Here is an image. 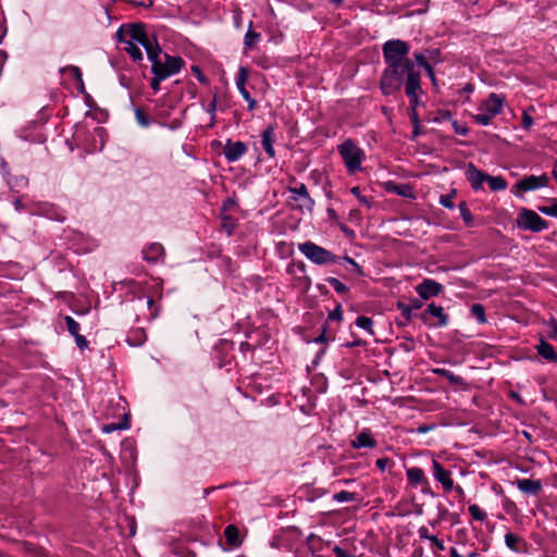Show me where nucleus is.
I'll return each instance as SVG.
<instances>
[{
    "label": "nucleus",
    "mask_w": 557,
    "mask_h": 557,
    "mask_svg": "<svg viewBox=\"0 0 557 557\" xmlns=\"http://www.w3.org/2000/svg\"><path fill=\"white\" fill-rule=\"evenodd\" d=\"M421 492L425 495L434 496L433 492L431 491L430 482L428 481V485H420Z\"/></svg>",
    "instance_id": "obj_59"
},
{
    "label": "nucleus",
    "mask_w": 557,
    "mask_h": 557,
    "mask_svg": "<svg viewBox=\"0 0 557 557\" xmlns=\"http://www.w3.org/2000/svg\"><path fill=\"white\" fill-rule=\"evenodd\" d=\"M418 535L421 540H428L430 541L433 534L430 533L429 528L425 525H422L418 529Z\"/></svg>",
    "instance_id": "obj_49"
},
{
    "label": "nucleus",
    "mask_w": 557,
    "mask_h": 557,
    "mask_svg": "<svg viewBox=\"0 0 557 557\" xmlns=\"http://www.w3.org/2000/svg\"><path fill=\"white\" fill-rule=\"evenodd\" d=\"M517 225L520 230L534 233L542 232L548 227V223L531 209H521L517 219Z\"/></svg>",
    "instance_id": "obj_8"
},
{
    "label": "nucleus",
    "mask_w": 557,
    "mask_h": 557,
    "mask_svg": "<svg viewBox=\"0 0 557 557\" xmlns=\"http://www.w3.org/2000/svg\"><path fill=\"white\" fill-rule=\"evenodd\" d=\"M515 484L521 493L531 496H536L543 487L541 480L518 479Z\"/></svg>",
    "instance_id": "obj_17"
},
{
    "label": "nucleus",
    "mask_w": 557,
    "mask_h": 557,
    "mask_svg": "<svg viewBox=\"0 0 557 557\" xmlns=\"http://www.w3.org/2000/svg\"><path fill=\"white\" fill-rule=\"evenodd\" d=\"M493 191H502L505 190L508 186L507 181L498 175V176H492L487 175V182H486Z\"/></svg>",
    "instance_id": "obj_25"
},
{
    "label": "nucleus",
    "mask_w": 557,
    "mask_h": 557,
    "mask_svg": "<svg viewBox=\"0 0 557 557\" xmlns=\"http://www.w3.org/2000/svg\"><path fill=\"white\" fill-rule=\"evenodd\" d=\"M403 85H405V92L409 98L410 106L414 110L419 104V94L422 91L420 73L416 70L414 63L395 70L393 67L384 69L380 79V89L383 95H392L398 91Z\"/></svg>",
    "instance_id": "obj_1"
},
{
    "label": "nucleus",
    "mask_w": 557,
    "mask_h": 557,
    "mask_svg": "<svg viewBox=\"0 0 557 557\" xmlns=\"http://www.w3.org/2000/svg\"><path fill=\"white\" fill-rule=\"evenodd\" d=\"M337 151L349 174H355L361 170L366 154L351 139H346L338 145Z\"/></svg>",
    "instance_id": "obj_6"
},
{
    "label": "nucleus",
    "mask_w": 557,
    "mask_h": 557,
    "mask_svg": "<svg viewBox=\"0 0 557 557\" xmlns=\"http://www.w3.org/2000/svg\"><path fill=\"white\" fill-rule=\"evenodd\" d=\"M193 72L196 74V76L198 77V79L201 82V83H205L206 82V78L202 76L201 74V71L198 66L194 65L191 67Z\"/></svg>",
    "instance_id": "obj_58"
},
{
    "label": "nucleus",
    "mask_w": 557,
    "mask_h": 557,
    "mask_svg": "<svg viewBox=\"0 0 557 557\" xmlns=\"http://www.w3.org/2000/svg\"><path fill=\"white\" fill-rule=\"evenodd\" d=\"M468 511L472 519L475 521L484 522L487 519V513L479 505L472 504L468 507Z\"/></svg>",
    "instance_id": "obj_26"
},
{
    "label": "nucleus",
    "mask_w": 557,
    "mask_h": 557,
    "mask_svg": "<svg viewBox=\"0 0 557 557\" xmlns=\"http://www.w3.org/2000/svg\"><path fill=\"white\" fill-rule=\"evenodd\" d=\"M429 542L431 543L432 547L436 548L437 550L442 552L446 548L444 542L435 535H433Z\"/></svg>",
    "instance_id": "obj_48"
},
{
    "label": "nucleus",
    "mask_w": 557,
    "mask_h": 557,
    "mask_svg": "<svg viewBox=\"0 0 557 557\" xmlns=\"http://www.w3.org/2000/svg\"><path fill=\"white\" fill-rule=\"evenodd\" d=\"M420 318L430 327H445L448 324V315L444 312V308L434 302L428 305Z\"/></svg>",
    "instance_id": "obj_10"
},
{
    "label": "nucleus",
    "mask_w": 557,
    "mask_h": 557,
    "mask_svg": "<svg viewBox=\"0 0 557 557\" xmlns=\"http://www.w3.org/2000/svg\"><path fill=\"white\" fill-rule=\"evenodd\" d=\"M350 193H351L354 196H356V197H357V199L359 200V202H360V203H362V205H364V206H367V207H370V201H369V199H368L366 196L361 195V191H360L359 187H352V188L350 189Z\"/></svg>",
    "instance_id": "obj_44"
},
{
    "label": "nucleus",
    "mask_w": 557,
    "mask_h": 557,
    "mask_svg": "<svg viewBox=\"0 0 557 557\" xmlns=\"http://www.w3.org/2000/svg\"><path fill=\"white\" fill-rule=\"evenodd\" d=\"M333 499L337 503L354 502L356 499V494L347 491H341L333 495Z\"/></svg>",
    "instance_id": "obj_34"
},
{
    "label": "nucleus",
    "mask_w": 557,
    "mask_h": 557,
    "mask_svg": "<svg viewBox=\"0 0 557 557\" xmlns=\"http://www.w3.org/2000/svg\"><path fill=\"white\" fill-rule=\"evenodd\" d=\"M413 57H414V61L417 62V64L422 66L428 72V74L431 77H433V67L428 62L426 57L424 55V53L423 52H416L413 54Z\"/></svg>",
    "instance_id": "obj_28"
},
{
    "label": "nucleus",
    "mask_w": 557,
    "mask_h": 557,
    "mask_svg": "<svg viewBox=\"0 0 557 557\" xmlns=\"http://www.w3.org/2000/svg\"><path fill=\"white\" fill-rule=\"evenodd\" d=\"M216 104H218L216 97H213V99L210 101V103L208 104V107L206 109V111L211 115V123H213V121H214Z\"/></svg>",
    "instance_id": "obj_46"
},
{
    "label": "nucleus",
    "mask_w": 557,
    "mask_h": 557,
    "mask_svg": "<svg viewBox=\"0 0 557 557\" xmlns=\"http://www.w3.org/2000/svg\"><path fill=\"white\" fill-rule=\"evenodd\" d=\"M393 190L404 197H412V189L408 185H395Z\"/></svg>",
    "instance_id": "obj_40"
},
{
    "label": "nucleus",
    "mask_w": 557,
    "mask_h": 557,
    "mask_svg": "<svg viewBox=\"0 0 557 557\" xmlns=\"http://www.w3.org/2000/svg\"><path fill=\"white\" fill-rule=\"evenodd\" d=\"M458 208H459L460 215H461L462 220L465 221V223L467 225H471L473 216H472L470 209L468 208L467 202H465V201L460 202Z\"/></svg>",
    "instance_id": "obj_33"
},
{
    "label": "nucleus",
    "mask_w": 557,
    "mask_h": 557,
    "mask_svg": "<svg viewBox=\"0 0 557 557\" xmlns=\"http://www.w3.org/2000/svg\"><path fill=\"white\" fill-rule=\"evenodd\" d=\"M288 191L293 194L292 199L297 201L301 200V207L311 211L314 207V200L310 197L307 186L300 183L298 186L288 187Z\"/></svg>",
    "instance_id": "obj_16"
},
{
    "label": "nucleus",
    "mask_w": 557,
    "mask_h": 557,
    "mask_svg": "<svg viewBox=\"0 0 557 557\" xmlns=\"http://www.w3.org/2000/svg\"><path fill=\"white\" fill-rule=\"evenodd\" d=\"M92 137L95 139H99L100 141V146H99V150H101L106 144V139H107V132L103 127L101 126H97L94 128L92 131Z\"/></svg>",
    "instance_id": "obj_37"
},
{
    "label": "nucleus",
    "mask_w": 557,
    "mask_h": 557,
    "mask_svg": "<svg viewBox=\"0 0 557 557\" xmlns=\"http://www.w3.org/2000/svg\"><path fill=\"white\" fill-rule=\"evenodd\" d=\"M532 125H533L532 116L524 111L522 114V127L524 129H529Z\"/></svg>",
    "instance_id": "obj_53"
},
{
    "label": "nucleus",
    "mask_w": 557,
    "mask_h": 557,
    "mask_svg": "<svg viewBox=\"0 0 557 557\" xmlns=\"http://www.w3.org/2000/svg\"><path fill=\"white\" fill-rule=\"evenodd\" d=\"M549 182L547 174L528 175L518 181L512 189L516 197H522L524 193L546 187Z\"/></svg>",
    "instance_id": "obj_9"
},
{
    "label": "nucleus",
    "mask_w": 557,
    "mask_h": 557,
    "mask_svg": "<svg viewBox=\"0 0 557 557\" xmlns=\"http://www.w3.org/2000/svg\"><path fill=\"white\" fill-rule=\"evenodd\" d=\"M134 114H135V119H136V122L138 123V125H140L141 127H145V128L150 126V124H151L150 117L140 108H135Z\"/></svg>",
    "instance_id": "obj_29"
},
{
    "label": "nucleus",
    "mask_w": 557,
    "mask_h": 557,
    "mask_svg": "<svg viewBox=\"0 0 557 557\" xmlns=\"http://www.w3.org/2000/svg\"><path fill=\"white\" fill-rule=\"evenodd\" d=\"M554 178L557 181V160L554 163L553 172H552Z\"/></svg>",
    "instance_id": "obj_64"
},
{
    "label": "nucleus",
    "mask_w": 557,
    "mask_h": 557,
    "mask_svg": "<svg viewBox=\"0 0 557 557\" xmlns=\"http://www.w3.org/2000/svg\"><path fill=\"white\" fill-rule=\"evenodd\" d=\"M343 260L346 263H349L359 275L363 274L361 267L352 258L345 256L343 257Z\"/></svg>",
    "instance_id": "obj_50"
},
{
    "label": "nucleus",
    "mask_w": 557,
    "mask_h": 557,
    "mask_svg": "<svg viewBox=\"0 0 557 557\" xmlns=\"http://www.w3.org/2000/svg\"><path fill=\"white\" fill-rule=\"evenodd\" d=\"M470 310L479 323L483 324L486 322L485 309L481 304H474Z\"/></svg>",
    "instance_id": "obj_30"
},
{
    "label": "nucleus",
    "mask_w": 557,
    "mask_h": 557,
    "mask_svg": "<svg viewBox=\"0 0 557 557\" xmlns=\"http://www.w3.org/2000/svg\"><path fill=\"white\" fill-rule=\"evenodd\" d=\"M249 76V72L246 67L240 66L236 76V87L242 95V97L246 100L248 104V110L253 111L257 108L256 100L250 96L249 91L246 88V83Z\"/></svg>",
    "instance_id": "obj_12"
},
{
    "label": "nucleus",
    "mask_w": 557,
    "mask_h": 557,
    "mask_svg": "<svg viewBox=\"0 0 557 557\" xmlns=\"http://www.w3.org/2000/svg\"><path fill=\"white\" fill-rule=\"evenodd\" d=\"M74 338H75V343H76L77 347L81 350H84L85 348L88 347V341L86 339L85 336L78 334V335L74 336Z\"/></svg>",
    "instance_id": "obj_51"
},
{
    "label": "nucleus",
    "mask_w": 557,
    "mask_h": 557,
    "mask_svg": "<svg viewBox=\"0 0 557 557\" xmlns=\"http://www.w3.org/2000/svg\"><path fill=\"white\" fill-rule=\"evenodd\" d=\"M510 397L515 400H517L518 403H522V399L520 397V395L518 393H515V392H511L510 393Z\"/></svg>",
    "instance_id": "obj_63"
},
{
    "label": "nucleus",
    "mask_w": 557,
    "mask_h": 557,
    "mask_svg": "<svg viewBox=\"0 0 557 557\" xmlns=\"http://www.w3.org/2000/svg\"><path fill=\"white\" fill-rule=\"evenodd\" d=\"M505 102L503 95L492 92L490 96L482 100L478 107V113L473 115V120L482 126L491 124L492 120L502 113Z\"/></svg>",
    "instance_id": "obj_5"
},
{
    "label": "nucleus",
    "mask_w": 557,
    "mask_h": 557,
    "mask_svg": "<svg viewBox=\"0 0 557 557\" xmlns=\"http://www.w3.org/2000/svg\"><path fill=\"white\" fill-rule=\"evenodd\" d=\"M549 327H550V337L552 338H557V321L553 320L549 324Z\"/></svg>",
    "instance_id": "obj_56"
},
{
    "label": "nucleus",
    "mask_w": 557,
    "mask_h": 557,
    "mask_svg": "<svg viewBox=\"0 0 557 557\" xmlns=\"http://www.w3.org/2000/svg\"><path fill=\"white\" fill-rule=\"evenodd\" d=\"M276 127L269 125L261 133V146L270 159L275 158L274 143L276 141Z\"/></svg>",
    "instance_id": "obj_15"
},
{
    "label": "nucleus",
    "mask_w": 557,
    "mask_h": 557,
    "mask_svg": "<svg viewBox=\"0 0 557 557\" xmlns=\"http://www.w3.org/2000/svg\"><path fill=\"white\" fill-rule=\"evenodd\" d=\"M397 308L401 312V317L405 320V324L409 323L412 319V309L410 308V306L399 301L397 304Z\"/></svg>",
    "instance_id": "obj_36"
},
{
    "label": "nucleus",
    "mask_w": 557,
    "mask_h": 557,
    "mask_svg": "<svg viewBox=\"0 0 557 557\" xmlns=\"http://www.w3.org/2000/svg\"><path fill=\"white\" fill-rule=\"evenodd\" d=\"M535 349L543 359L557 363V352L548 342L541 339Z\"/></svg>",
    "instance_id": "obj_23"
},
{
    "label": "nucleus",
    "mask_w": 557,
    "mask_h": 557,
    "mask_svg": "<svg viewBox=\"0 0 557 557\" xmlns=\"http://www.w3.org/2000/svg\"><path fill=\"white\" fill-rule=\"evenodd\" d=\"M389 463H391L389 458H379V459L375 461L376 467H377L381 471H385L386 467H387Z\"/></svg>",
    "instance_id": "obj_54"
},
{
    "label": "nucleus",
    "mask_w": 557,
    "mask_h": 557,
    "mask_svg": "<svg viewBox=\"0 0 557 557\" xmlns=\"http://www.w3.org/2000/svg\"><path fill=\"white\" fill-rule=\"evenodd\" d=\"M410 308L413 310H418L422 307V301L419 300V299H412L411 302L409 304Z\"/></svg>",
    "instance_id": "obj_57"
},
{
    "label": "nucleus",
    "mask_w": 557,
    "mask_h": 557,
    "mask_svg": "<svg viewBox=\"0 0 557 557\" xmlns=\"http://www.w3.org/2000/svg\"><path fill=\"white\" fill-rule=\"evenodd\" d=\"M333 552L336 555V557H348L346 550L337 545L333 547Z\"/></svg>",
    "instance_id": "obj_55"
},
{
    "label": "nucleus",
    "mask_w": 557,
    "mask_h": 557,
    "mask_svg": "<svg viewBox=\"0 0 557 557\" xmlns=\"http://www.w3.org/2000/svg\"><path fill=\"white\" fill-rule=\"evenodd\" d=\"M449 556H450V557H463V556H461V555L458 553V550H457L455 547H451V548L449 549Z\"/></svg>",
    "instance_id": "obj_62"
},
{
    "label": "nucleus",
    "mask_w": 557,
    "mask_h": 557,
    "mask_svg": "<svg viewBox=\"0 0 557 557\" xmlns=\"http://www.w3.org/2000/svg\"><path fill=\"white\" fill-rule=\"evenodd\" d=\"M433 425H420L418 428V433H421V434H424V433H428L429 431L433 430Z\"/></svg>",
    "instance_id": "obj_60"
},
{
    "label": "nucleus",
    "mask_w": 557,
    "mask_h": 557,
    "mask_svg": "<svg viewBox=\"0 0 557 557\" xmlns=\"http://www.w3.org/2000/svg\"><path fill=\"white\" fill-rule=\"evenodd\" d=\"M539 211L545 215L557 218V202L552 206L539 207Z\"/></svg>",
    "instance_id": "obj_42"
},
{
    "label": "nucleus",
    "mask_w": 557,
    "mask_h": 557,
    "mask_svg": "<svg viewBox=\"0 0 557 557\" xmlns=\"http://www.w3.org/2000/svg\"><path fill=\"white\" fill-rule=\"evenodd\" d=\"M147 339L146 333L143 329H134L131 330L127 334L126 342L131 346H140L143 345Z\"/></svg>",
    "instance_id": "obj_24"
},
{
    "label": "nucleus",
    "mask_w": 557,
    "mask_h": 557,
    "mask_svg": "<svg viewBox=\"0 0 557 557\" xmlns=\"http://www.w3.org/2000/svg\"><path fill=\"white\" fill-rule=\"evenodd\" d=\"M416 292L420 298L428 300L440 295L443 292V285L434 280L425 278L416 286Z\"/></svg>",
    "instance_id": "obj_13"
},
{
    "label": "nucleus",
    "mask_w": 557,
    "mask_h": 557,
    "mask_svg": "<svg viewBox=\"0 0 557 557\" xmlns=\"http://www.w3.org/2000/svg\"><path fill=\"white\" fill-rule=\"evenodd\" d=\"M124 35L127 37L122 39L125 44L124 50L131 55L134 61H141L144 54L141 51L143 47L146 50L148 44L150 46H157L158 41L154 37H150L146 30L144 24H131L123 29Z\"/></svg>",
    "instance_id": "obj_2"
},
{
    "label": "nucleus",
    "mask_w": 557,
    "mask_h": 557,
    "mask_svg": "<svg viewBox=\"0 0 557 557\" xmlns=\"http://www.w3.org/2000/svg\"><path fill=\"white\" fill-rule=\"evenodd\" d=\"M298 250L312 263L318 265L333 264L339 261V257L333 255L327 249L307 240L298 245Z\"/></svg>",
    "instance_id": "obj_7"
},
{
    "label": "nucleus",
    "mask_w": 557,
    "mask_h": 557,
    "mask_svg": "<svg viewBox=\"0 0 557 557\" xmlns=\"http://www.w3.org/2000/svg\"><path fill=\"white\" fill-rule=\"evenodd\" d=\"M376 444V441L368 430L360 432L355 440L351 441L354 448H374Z\"/></svg>",
    "instance_id": "obj_21"
},
{
    "label": "nucleus",
    "mask_w": 557,
    "mask_h": 557,
    "mask_svg": "<svg viewBox=\"0 0 557 557\" xmlns=\"http://www.w3.org/2000/svg\"><path fill=\"white\" fill-rule=\"evenodd\" d=\"M407 481L410 486L418 487L420 485H428V478L424 471L419 467H411L406 470Z\"/></svg>",
    "instance_id": "obj_20"
},
{
    "label": "nucleus",
    "mask_w": 557,
    "mask_h": 557,
    "mask_svg": "<svg viewBox=\"0 0 557 557\" xmlns=\"http://www.w3.org/2000/svg\"><path fill=\"white\" fill-rule=\"evenodd\" d=\"M222 225L226 230L227 235H232L233 234L235 225H234V221H233V219L231 216H225L223 219Z\"/></svg>",
    "instance_id": "obj_47"
},
{
    "label": "nucleus",
    "mask_w": 557,
    "mask_h": 557,
    "mask_svg": "<svg viewBox=\"0 0 557 557\" xmlns=\"http://www.w3.org/2000/svg\"><path fill=\"white\" fill-rule=\"evenodd\" d=\"M356 325L368 332L370 335H374L373 320L371 318L360 315L356 320Z\"/></svg>",
    "instance_id": "obj_27"
},
{
    "label": "nucleus",
    "mask_w": 557,
    "mask_h": 557,
    "mask_svg": "<svg viewBox=\"0 0 557 557\" xmlns=\"http://www.w3.org/2000/svg\"><path fill=\"white\" fill-rule=\"evenodd\" d=\"M409 45L401 39H391L383 44L382 52L385 62V69L393 70L399 66H408L409 63H413L409 59Z\"/></svg>",
    "instance_id": "obj_4"
},
{
    "label": "nucleus",
    "mask_w": 557,
    "mask_h": 557,
    "mask_svg": "<svg viewBox=\"0 0 557 557\" xmlns=\"http://www.w3.org/2000/svg\"><path fill=\"white\" fill-rule=\"evenodd\" d=\"M143 258L147 262L157 263L164 258V248L159 243H152L147 245L143 251Z\"/></svg>",
    "instance_id": "obj_18"
},
{
    "label": "nucleus",
    "mask_w": 557,
    "mask_h": 557,
    "mask_svg": "<svg viewBox=\"0 0 557 557\" xmlns=\"http://www.w3.org/2000/svg\"><path fill=\"white\" fill-rule=\"evenodd\" d=\"M146 53L151 62V72L158 71L162 73L163 77H170L178 73L184 65V60L181 57L163 54L159 44H157V46H150V44H148Z\"/></svg>",
    "instance_id": "obj_3"
},
{
    "label": "nucleus",
    "mask_w": 557,
    "mask_h": 557,
    "mask_svg": "<svg viewBox=\"0 0 557 557\" xmlns=\"http://www.w3.org/2000/svg\"><path fill=\"white\" fill-rule=\"evenodd\" d=\"M247 150L248 148L245 143L228 139L223 148V154L228 162H236L246 154Z\"/></svg>",
    "instance_id": "obj_14"
},
{
    "label": "nucleus",
    "mask_w": 557,
    "mask_h": 557,
    "mask_svg": "<svg viewBox=\"0 0 557 557\" xmlns=\"http://www.w3.org/2000/svg\"><path fill=\"white\" fill-rule=\"evenodd\" d=\"M455 195H456L455 189H453L449 194L442 195L440 197V203L447 209H454L455 205L453 202V199H454Z\"/></svg>",
    "instance_id": "obj_38"
},
{
    "label": "nucleus",
    "mask_w": 557,
    "mask_h": 557,
    "mask_svg": "<svg viewBox=\"0 0 557 557\" xmlns=\"http://www.w3.org/2000/svg\"><path fill=\"white\" fill-rule=\"evenodd\" d=\"M432 473L434 479L441 483L445 492H450L455 488L451 472L445 469L443 465L436 459H432Z\"/></svg>",
    "instance_id": "obj_11"
},
{
    "label": "nucleus",
    "mask_w": 557,
    "mask_h": 557,
    "mask_svg": "<svg viewBox=\"0 0 557 557\" xmlns=\"http://www.w3.org/2000/svg\"><path fill=\"white\" fill-rule=\"evenodd\" d=\"M434 373L445 376L451 383H457L459 381V377L447 369H435Z\"/></svg>",
    "instance_id": "obj_41"
},
{
    "label": "nucleus",
    "mask_w": 557,
    "mask_h": 557,
    "mask_svg": "<svg viewBox=\"0 0 557 557\" xmlns=\"http://www.w3.org/2000/svg\"><path fill=\"white\" fill-rule=\"evenodd\" d=\"M487 175L483 171L479 170L476 166H474L472 163L469 165L466 176L469 181L471 187L474 190H479L482 188L483 183L487 182Z\"/></svg>",
    "instance_id": "obj_19"
},
{
    "label": "nucleus",
    "mask_w": 557,
    "mask_h": 557,
    "mask_svg": "<svg viewBox=\"0 0 557 557\" xmlns=\"http://www.w3.org/2000/svg\"><path fill=\"white\" fill-rule=\"evenodd\" d=\"M330 318H331V319H341V318H342L341 309H339V308H337L336 310H334V311L330 314Z\"/></svg>",
    "instance_id": "obj_61"
},
{
    "label": "nucleus",
    "mask_w": 557,
    "mask_h": 557,
    "mask_svg": "<svg viewBox=\"0 0 557 557\" xmlns=\"http://www.w3.org/2000/svg\"><path fill=\"white\" fill-rule=\"evenodd\" d=\"M505 544L515 553H524L527 550V543L524 540L511 532L505 534Z\"/></svg>",
    "instance_id": "obj_22"
},
{
    "label": "nucleus",
    "mask_w": 557,
    "mask_h": 557,
    "mask_svg": "<svg viewBox=\"0 0 557 557\" xmlns=\"http://www.w3.org/2000/svg\"><path fill=\"white\" fill-rule=\"evenodd\" d=\"M326 282L334 288L337 294H345L348 292V287L336 277H327Z\"/></svg>",
    "instance_id": "obj_32"
},
{
    "label": "nucleus",
    "mask_w": 557,
    "mask_h": 557,
    "mask_svg": "<svg viewBox=\"0 0 557 557\" xmlns=\"http://www.w3.org/2000/svg\"><path fill=\"white\" fill-rule=\"evenodd\" d=\"M237 534V530L234 525H227L225 529V536L227 541L233 544L235 542V536Z\"/></svg>",
    "instance_id": "obj_45"
},
{
    "label": "nucleus",
    "mask_w": 557,
    "mask_h": 557,
    "mask_svg": "<svg viewBox=\"0 0 557 557\" xmlns=\"http://www.w3.org/2000/svg\"><path fill=\"white\" fill-rule=\"evenodd\" d=\"M153 74V78L151 79V88L153 89L154 92H158L160 90V83L164 79H166L168 77H163L162 76V73L160 72H152Z\"/></svg>",
    "instance_id": "obj_39"
},
{
    "label": "nucleus",
    "mask_w": 557,
    "mask_h": 557,
    "mask_svg": "<svg viewBox=\"0 0 557 557\" xmlns=\"http://www.w3.org/2000/svg\"><path fill=\"white\" fill-rule=\"evenodd\" d=\"M128 425L126 424H120V423H109V424H106L102 426V432L103 433H112L116 430H121V429H127Z\"/></svg>",
    "instance_id": "obj_43"
},
{
    "label": "nucleus",
    "mask_w": 557,
    "mask_h": 557,
    "mask_svg": "<svg viewBox=\"0 0 557 557\" xmlns=\"http://www.w3.org/2000/svg\"><path fill=\"white\" fill-rule=\"evenodd\" d=\"M64 321H65V325H66V329L69 331V333L72 335V336H76L79 334V330H81V326H79V323L77 321H75L72 317L70 315H66L64 318Z\"/></svg>",
    "instance_id": "obj_31"
},
{
    "label": "nucleus",
    "mask_w": 557,
    "mask_h": 557,
    "mask_svg": "<svg viewBox=\"0 0 557 557\" xmlns=\"http://www.w3.org/2000/svg\"><path fill=\"white\" fill-rule=\"evenodd\" d=\"M453 127H454L455 133L458 135L465 136L468 134V127L459 124L457 121L453 122Z\"/></svg>",
    "instance_id": "obj_52"
},
{
    "label": "nucleus",
    "mask_w": 557,
    "mask_h": 557,
    "mask_svg": "<svg viewBox=\"0 0 557 557\" xmlns=\"http://www.w3.org/2000/svg\"><path fill=\"white\" fill-rule=\"evenodd\" d=\"M260 38V34L251 30V25L249 26L245 38H244V45L247 48H250L253 46V44Z\"/></svg>",
    "instance_id": "obj_35"
}]
</instances>
